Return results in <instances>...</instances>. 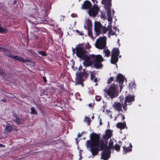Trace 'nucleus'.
I'll return each mask as SVG.
<instances>
[{
	"instance_id": "nucleus-22",
	"label": "nucleus",
	"mask_w": 160,
	"mask_h": 160,
	"mask_svg": "<svg viewBox=\"0 0 160 160\" xmlns=\"http://www.w3.org/2000/svg\"><path fill=\"white\" fill-rule=\"evenodd\" d=\"M118 56L112 55L110 62L111 63L117 65V63L118 61Z\"/></svg>"
},
{
	"instance_id": "nucleus-30",
	"label": "nucleus",
	"mask_w": 160,
	"mask_h": 160,
	"mask_svg": "<svg viewBox=\"0 0 160 160\" xmlns=\"http://www.w3.org/2000/svg\"><path fill=\"white\" fill-rule=\"evenodd\" d=\"M103 51L104 53H105V56L107 57H108L110 55V52L108 49H107L106 50H105V49H104Z\"/></svg>"
},
{
	"instance_id": "nucleus-12",
	"label": "nucleus",
	"mask_w": 160,
	"mask_h": 160,
	"mask_svg": "<svg viewBox=\"0 0 160 160\" xmlns=\"http://www.w3.org/2000/svg\"><path fill=\"white\" fill-rule=\"evenodd\" d=\"M49 41L47 38L42 37L41 35V47H43L45 50H47L48 48V44Z\"/></svg>"
},
{
	"instance_id": "nucleus-8",
	"label": "nucleus",
	"mask_w": 160,
	"mask_h": 160,
	"mask_svg": "<svg viewBox=\"0 0 160 160\" xmlns=\"http://www.w3.org/2000/svg\"><path fill=\"white\" fill-rule=\"evenodd\" d=\"M99 137L98 141L100 145V150H102L106 148L107 147V144L108 139L110 138H109L107 135H105L103 136V139L100 140V136L99 134H97Z\"/></svg>"
},
{
	"instance_id": "nucleus-2",
	"label": "nucleus",
	"mask_w": 160,
	"mask_h": 160,
	"mask_svg": "<svg viewBox=\"0 0 160 160\" xmlns=\"http://www.w3.org/2000/svg\"><path fill=\"white\" fill-rule=\"evenodd\" d=\"M90 137L91 140L87 141L86 145L87 148H91L90 150L92 155L94 156L98 154L99 151H101L99 148L100 145L98 141L99 137L94 133H91Z\"/></svg>"
},
{
	"instance_id": "nucleus-33",
	"label": "nucleus",
	"mask_w": 160,
	"mask_h": 160,
	"mask_svg": "<svg viewBox=\"0 0 160 160\" xmlns=\"http://www.w3.org/2000/svg\"><path fill=\"white\" fill-rule=\"evenodd\" d=\"M88 30V34L90 37H92L93 35L92 29H87Z\"/></svg>"
},
{
	"instance_id": "nucleus-34",
	"label": "nucleus",
	"mask_w": 160,
	"mask_h": 160,
	"mask_svg": "<svg viewBox=\"0 0 160 160\" xmlns=\"http://www.w3.org/2000/svg\"><path fill=\"white\" fill-rule=\"evenodd\" d=\"M102 33L103 34H105L108 31L107 28H106L105 26H102Z\"/></svg>"
},
{
	"instance_id": "nucleus-38",
	"label": "nucleus",
	"mask_w": 160,
	"mask_h": 160,
	"mask_svg": "<svg viewBox=\"0 0 160 160\" xmlns=\"http://www.w3.org/2000/svg\"><path fill=\"white\" fill-rule=\"evenodd\" d=\"M127 103H126V102H124V104L123 105H122V108H123V109L124 110H126V107H127V105H130L131 104V103H129V104L128 103V104H127Z\"/></svg>"
},
{
	"instance_id": "nucleus-20",
	"label": "nucleus",
	"mask_w": 160,
	"mask_h": 160,
	"mask_svg": "<svg viewBox=\"0 0 160 160\" xmlns=\"http://www.w3.org/2000/svg\"><path fill=\"white\" fill-rule=\"evenodd\" d=\"M85 29H92V22L89 19L87 20L84 26Z\"/></svg>"
},
{
	"instance_id": "nucleus-63",
	"label": "nucleus",
	"mask_w": 160,
	"mask_h": 160,
	"mask_svg": "<svg viewBox=\"0 0 160 160\" xmlns=\"http://www.w3.org/2000/svg\"><path fill=\"white\" fill-rule=\"evenodd\" d=\"M51 41H52V43H53V41L52 40V38H51Z\"/></svg>"
},
{
	"instance_id": "nucleus-19",
	"label": "nucleus",
	"mask_w": 160,
	"mask_h": 160,
	"mask_svg": "<svg viewBox=\"0 0 160 160\" xmlns=\"http://www.w3.org/2000/svg\"><path fill=\"white\" fill-rule=\"evenodd\" d=\"M135 100V96H132L130 94H128L125 97V100L124 101L126 103H131L130 102H134Z\"/></svg>"
},
{
	"instance_id": "nucleus-43",
	"label": "nucleus",
	"mask_w": 160,
	"mask_h": 160,
	"mask_svg": "<svg viewBox=\"0 0 160 160\" xmlns=\"http://www.w3.org/2000/svg\"><path fill=\"white\" fill-rule=\"evenodd\" d=\"M7 97L10 98H14L15 97V96L12 94H9L7 96Z\"/></svg>"
},
{
	"instance_id": "nucleus-21",
	"label": "nucleus",
	"mask_w": 160,
	"mask_h": 160,
	"mask_svg": "<svg viewBox=\"0 0 160 160\" xmlns=\"http://www.w3.org/2000/svg\"><path fill=\"white\" fill-rule=\"evenodd\" d=\"M13 128L10 125V123H7L6 125V127L4 129V132L6 133L10 132L12 130Z\"/></svg>"
},
{
	"instance_id": "nucleus-50",
	"label": "nucleus",
	"mask_w": 160,
	"mask_h": 160,
	"mask_svg": "<svg viewBox=\"0 0 160 160\" xmlns=\"http://www.w3.org/2000/svg\"><path fill=\"white\" fill-rule=\"evenodd\" d=\"M72 52H73V54H75V53H76V48L75 49L74 48H72Z\"/></svg>"
},
{
	"instance_id": "nucleus-16",
	"label": "nucleus",
	"mask_w": 160,
	"mask_h": 160,
	"mask_svg": "<svg viewBox=\"0 0 160 160\" xmlns=\"http://www.w3.org/2000/svg\"><path fill=\"white\" fill-rule=\"evenodd\" d=\"M81 8L83 9H89L92 7L91 2L88 0L85 1L81 5Z\"/></svg>"
},
{
	"instance_id": "nucleus-10",
	"label": "nucleus",
	"mask_w": 160,
	"mask_h": 160,
	"mask_svg": "<svg viewBox=\"0 0 160 160\" xmlns=\"http://www.w3.org/2000/svg\"><path fill=\"white\" fill-rule=\"evenodd\" d=\"M96 3L94 4L92 7L90 8L88 11L89 15L91 17H95L97 16L99 10V8L96 5L98 2L96 1Z\"/></svg>"
},
{
	"instance_id": "nucleus-52",
	"label": "nucleus",
	"mask_w": 160,
	"mask_h": 160,
	"mask_svg": "<svg viewBox=\"0 0 160 160\" xmlns=\"http://www.w3.org/2000/svg\"><path fill=\"white\" fill-rule=\"evenodd\" d=\"M93 106H94L93 104L92 103H89L88 104V106L89 107H92Z\"/></svg>"
},
{
	"instance_id": "nucleus-55",
	"label": "nucleus",
	"mask_w": 160,
	"mask_h": 160,
	"mask_svg": "<svg viewBox=\"0 0 160 160\" xmlns=\"http://www.w3.org/2000/svg\"><path fill=\"white\" fill-rule=\"evenodd\" d=\"M3 71L0 68V74H1L3 73Z\"/></svg>"
},
{
	"instance_id": "nucleus-51",
	"label": "nucleus",
	"mask_w": 160,
	"mask_h": 160,
	"mask_svg": "<svg viewBox=\"0 0 160 160\" xmlns=\"http://www.w3.org/2000/svg\"><path fill=\"white\" fill-rule=\"evenodd\" d=\"M82 133H78V138H79L82 136Z\"/></svg>"
},
{
	"instance_id": "nucleus-31",
	"label": "nucleus",
	"mask_w": 160,
	"mask_h": 160,
	"mask_svg": "<svg viewBox=\"0 0 160 160\" xmlns=\"http://www.w3.org/2000/svg\"><path fill=\"white\" fill-rule=\"evenodd\" d=\"M85 121L87 122L88 126L90 125V122L91 121V119L90 118L85 117Z\"/></svg>"
},
{
	"instance_id": "nucleus-1",
	"label": "nucleus",
	"mask_w": 160,
	"mask_h": 160,
	"mask_svg": "<svg viewBox=\"0 0 160 160\" xmlns=\"http://www.w3.org/2000/svg\"><path fill=\"white\" fill-rule=\"evenodd\" d=\"M83 60V64L86 67H88L94 64L93 67L96 68H101L102 66L101 62L103 59L100 55H96L94 54H88L81 59Z\"/></svg>"
},
{
	"instance_id": "nucleus-24",
	"label": "nucleus",
	"mask_w": 160,
	"mask_h": 160,
	"mask_svg": "<svg viewBox=\"0 0 160 160\" xmlns=\"http://www.w3.org/2000/svg\"><path fill=\"white\" fill-rule=\"evenodd\" d=\"M22 62L23 63L26 62H29L30 63L28 64L31 65V66L34 67L35 65V64L34 63V61L30 59H28L27 58L24 59L23 58Z\"/></svg>"
},
{
	"instance_id": "nucleus-35",
	"label": "nucleus",
	"mask_w": 160,
	"mask_h": 160,
	"mask_svg": "<svg viewBox=\"0 0 160 160\" xmlns=\"http://www.w3.org/2000/svg\"><path fill=\"white\" fill-rule=\"evenodd\" d=\"M31 113L33 114H37V112H36L35 108L33 107H32L31 108Z\"/></svg>"
},
{
	"instance_id": "nucleus-27",
	"label": "nucleus",
	"mask_w": 160,
	"mask_h": 160,
	"mask_svg": "<svg viewBox=\"0 0 160 160\" xmlns=\"http://www.w3.org/2000/svg\"><path fill=\"white\" fill-rule=\"evenodd\" d=\"M118 144L117 143L115 144V146L113 148H114V149H115L117 151L119 152L121 146L122 144V142L120 141L118 142Z\"/></svg>"
},
{
	"instance_id": "nucleus-48",
	"label": "nucleus",
	"mask_w": 160,
	"mask_h": 160,
	"mask_svg": "<svg viewBox=\"0 0 160 160\" xmlns=\"http://www.w3.org/2000/svg\"><path fill=\"white\" fill-rule=\"evenodd\" d=\"M0 101L4 102H7V99L5 98L2 99H1Z\"/></svg>"
},
{
	"instance_id": "nucleus-60",
	"label": "nucleus",
	"mask_w": 160,
	"mask_h": 160,
	"mask_svg": "<svg viewBox=\"0 0 160 160\" xmlns=\"http://www.w3.org/2000/svg\"><path fill=\"white\" fill-rule=\"evenodd\" d=\"M92 1L93 3H94L95 1V0H92Z\"/></svg>"
},
{
	"instance_id": "nucleus-6",
	"label": "nucleus",
	"mask_w": 160,
	"mask_h": 160,
	"mask_svg": "<svg viewBox=\"0 0 160 160\" xmlns=\"http://www.w3.org/2000/svg\"><path fill=\"white\" fill-rule=\"evenodd\" d=\"M89 74L88 71H86L85 69L83 70L82 72H81L76 73V80L78 83L83 84L82 82L89 75Z\"/></svg>"
},
{
	"instance_id": "nucleus-11",
	"label": "nucleus",
	"mask_w": 160,
	"mask_h": 160,
	"mask_svg": "<svg viewBox=\"0 0 160 160\" xmlns=\"http://www.w3.org/2000/svg\"><path fill=\"white\" fill-rule=\"evenodd\" d=\"M103 150L101 154V159L104 160H107L110 157L111 152L108 149L105 148Z\"/></svg>"
},
{
	"instance_id": "nucleus-25",
	"label": "nucleus",
	"mask_w": 160,
	"mask_h": 160,
	"mask_svg": "<svg viewBox=\"0 0 160 160\" xmlns=\"http://www.w3.org/2000/svg\"><path fill=\"white\" fill-rule=\"evenodd\" d=\"M132 146L131 144L130 143L128 147L126 148L125 147H123V151L124 153H126L128 152H129L132 151Z\"/></svg>"
},
{
	"instance_id": "nucleus-26",
	"label": "nucleus",
	"mask_w": 160,
	"mask_h": 160,
	"mask_svg": "<svg viewBox=\"0 0 160 160\" xmlns=\"http://www.w3.org/2000/svg\"><path fill=\"white\" fill-rule=\"evenodd\" d=\"M120 54V51L118 48H113L112 51V55L118 56Z\"/></svg>"
},
{
	"instance_id": "nucleus-42",
	"label": "nucleus",
	"mask_w": 160,
	"mask_h": 160,
	"mask_svg": "<svg viewBox=\"0 0 160 160\" xmlns=\"http://www.w3.org/2000/svg\"><path fill=\"white\" fill-rule=\"evenodd\" d=\"M96 100L98 101H100L101 100L102 98L100 96H96L95 97Z\"/></svg>"
},
{
	"instance_id": "nucleus-44",
	"label": "nucleus",
	"mask_w": 160,
	"mask_h": 160,
	"mask_svg": "<svg viewBox=\"0 0 160 160\" xmlns=\"http://www.w3.org/2000/svg\"><path fill=\"white\" fill-rule=\"evenodd\" d=\"M76 32L78 33V34L80 35L81 36H82L84 34L82 32H80L78 30H76Z\"/></svg>"
},
{
	"instance_id": "nucleus-17",
	"label": "nucleus",
	"mask_w": 160,
	"mask_h": 160,
	"mask_svg": "<svg viewBox=\"0 0 160 160\" xmlns=\"http://www.w3.org/2000/svg\"><path fill=\"white\" fill-rule=\"evenodd\" d=\"M12 120L18 125H21L24 123L22 119H20L15 114H13Z\"/></svg>"
},
{
	"instance_id": "nucleus-45",
	"label": "nucleus",
	"mask_w": 160,
	"mask_h": 160,
	"mask_svg": "<svg viewBox=\"0 0 160 160\" xmlns=\"http://www.w3.org/2000/svg\"><path fill=\"white\" fill-rule=\"evenodd\" d=\"M119 115H121L122 116V120H123L125 119V117L123 115L122 113L118 114V116H119Z\"/></svg>"
},
{
	"instance_id": "nucleus-56",
	"label": "nucleus",
	"mask_w": 160,
	"mask_h": 160,
	"mask_svg": "<svg viewBox=\"0 0 160 160\" xmlns=\"http://www.w3.org/2000/svg\"><path fill=\"white\" fill-rule=\"evenodd\" d=\"M100 125H102V119L101 118H100Z\"/></svg>"
},
{
	"instance_id": "nucleus-47",
	"label": "nucleus",
	"mask_w": 160,
	"mask_h": 160,
	"mask_svg": "<svg viewBox=\"0 0 160 160\" xmlns=\"http://www.w3.org/2000/svg\"><path fill=\"white\" fill-rule=\"evenodd\" d=\"M109 34H111L112 35H114L116 34V32H114L112 31V32H111L110 33H108Z\"/></svg>"
},
{
	"instance_id": "nucleus-54",
	"label": "nucleus",
	"mask_w": 160,
	"mask_h": 160,
	"mask_svg": "<svg viewBox=\"0 0 160 160\" xmlns=\"http://www.w3.org/2000/svg\"><path fill=\"white\" fill-rule=\"evenodd\" d=\"M113 29H115V30H116V31H117V30H118H118H118V28H117V27H113Z\"/></svg>"
},
{
	"instance_id": "nucleus-59",
	"label": "nucleus",
	"mask_w": 160,
	"mask_h": 160,
	"mask_svg": "<svg viewBox=\"0 0 160 160\" xmlns=\"http://www.w3.org/2000/svg\"><path fill=\"white\" fill-rule=\"evenodd\" d=\"M41 29H42L41 28V30H40L41 34H42V33L43 32V30H41Z\"/></svg>"
},
{
	"instance_id": "nucleus-18",
	"label": "nucleus",
	"mask_w": 160,
	"mask_h": 160,
	"mask_svg": "<svg viewBox=\"0 0 160 160\" xmlns=\"http://www.w3.org/2000/svg\"><path fill=\"white\" fill-rule=\"evenodd\" d=\"M123 102L122 103V104L120 102H115L113 105V107L114 109H116L118 112L120 111H122V104Z\"/></svg>"
},
{
	"instance_id": "nucleus-62",
	"label": "nucleus",
	"mask_w": 160,
	"mask_h": 160,
	"mask_svg": "<svg viewBox=\"0 0 160 160\" xmlns=\"http://www.w3.org/2000/svg\"><path fill=\"white\" fill-rule=\"evenodd\" d=\"M80 68H81V69L82 68L81 66H80V67L79 68V70H80Z\"/></svg>"
},
{
	"instance_id": "nucleus-5",
	"label": "nucleus",
	"mask_w": 160,
	"mask_h": 160,
	"mask_svg": "<svg viewBox=\"0 0 160 160\" xmlns=\"http://www.w3.org/2000/svg\"><path fill=\"white\" fill-rule=\"evenodd\" d=\"M116 86L114 84H112L109 86L108 89L104 90V93L106 96V94L108 96V98L112 99L118 97V95L116 93Z\"/></svg>"
},
{
	"instance_id": "nucleus-32",
	"label": "nucleus",
	"mask_w": 160,
	"mask_h": 160,
	"mask_svg": "<svg viewBox=\"0 0 160 160\" xmlns=\"http://www.w3.org/2000/svg\"><path fill=\"white\" fill-rule=\"evenodd\" d=\"M7 31V30L5 28H2L0 24V32L2 33H5Z\"/></svg>"
},
{
	"instance_id": "nucleus-57",
	"label": "nucleus",
	"mask_w": 160,
	"mask_h": 160,
	"mask_svg": "<svg viewBox=\"0 0 160 160\" xmlns=\"http://www.w3.org/2000/svg\"><path fill=\"white\" fill-rule=\"evenodd\" d=\"M17 2V1L16 0H15L14 1V2H13V5H15V4H16V3Z\"/></svg>"
},
{
	"instance_id": "nucleus-61",
	"label": "nucleus",
	"mask_w": 160,
	"mask_h": 160,
	"mask_svg": "<svg viewBox=\"0 0 160 160\" xmlns=\"http://www.w3.org/2000/svg\"><path fill=\"white\" fill-rule=\"evenodd\" d=\"M94 116H92V119H94Z\"/></svg>"
},
{
	"instance_id": "nucleus-7",
	"label": "nucleus",
	"mask_w": 160,
	"mask_h": 160,
	"mask_svg": "<svg viewBox=\"0 0 160 160\" xmlns=\"http://www.w3.org/2000/svg\"><path fill=\"white\" fill-rule=\"evenodd\" d=\"M112 0H102V3L104 5L105 8L107 10V16L108 19L109 21L112 19L111 9L110 7L111 6Z\"/></svg>"
},
{
	"instance_id": "nucleus-39",
	"label": "nucleus",
	"mask_w": 160,
	"mask_h": 160,
	"mask_svg": "<svg viewBox=\"0 0 160 160\" xmlns=\"http://www.w3.org/2000/svg\"><path fill=\"white\" fill-rule=\"evenodd\" d=\"M41 55L42 57H44L47 56L48 55L46 53L45 51H41Z\"/></svg>"
},
{
	"instance_id": "nucleus-4",
	"label": "nucleus",
	"mask_w": 160,
	"mask_h": 160,
	"mask_svg": "<svg viewBox=\"0 0 160 160\" xmlns=\"http://www.w3.org/2000/svg\"><path fill=\"white\" fill-rule=\"evenodd\" d=\"M88 43L84 44L81 43L78 44L76 47V54L77 56L81 59L88 54V53L86 51V49L88 48Z\"/></svg>"
},
{
	"instance_id": "nucleus-37",
	"label": "nucleus",
	"mask_w": 160,
	"mask_h": 160,
	"mask_svg": "<svg viewBox=\"0 0 160 160\" xmlns=\"http://www.w3.org/2000/svg\"><path fill=\"white\" fill-rule=\"evenodd\" d=\"M88 72H89V74L90 73L91 75L90 79L91 80H92L93 79L95 78V76L92 74V71H88Z\"/></svg>"
},
{
	"instance_id": "nucleus-23",
	"label": "nucleus",
	"mask_w": 160,
	"mask_h": 160,
	"mask_svg": "<svg viewBox=\"0 0 160 160\" xmlns=\"http://www.w3.org/2000/svg\"><path fill=\"white\" fill-rule=\"evenodd\" d=\"M126 126V123L125 121H124L123 123L122 122H118L116 124L117 127L121 129H124Z\"/></svg>"
},
{
	"instance_id": "nucleus-41",
	"label": "nucleus",
	"mask_w": 160,
	"mask_h": 160,
	"mask_svg": "<svg viewBox=\"0 0 160 160\" xmlns=\"http://www.w3.org/2000/svg\"><path fill=\"white\" fill-rule=\"evenodd\" d=\"M114 78L113 77H111L108 80V83H110L113 80Z\"/></svg>"
},
{
	"instance_id": "nucleus-58",
	"label": "nucleus",
	"mask_w": 160,
	"mask_h": 160,
	"mask_svg": "<svg viewBox=\"0 0 160 160\" xmlns=\"http://www.w3.org/2000/svg\"><path fill=\"white\" fill-rule=\"evenodd\" d=\"M5 146L4 145H3L2 144L0 143V148L2 147H5Z\"/></svg>"
},
{
	"instance_id": "nucleus-15",
	"label": "nucleus",
	"mask_w": 160,
	"mask_h": 160,
	"mask_svg": "<svg viewBox=\"0 0 160 160\" xmlns=\"http://www.w3.org/2000/svg\"><path fill=\"white\" fill-rule=\"evenodd\" d=\"M0 52H5L4 54L5 56H8V57L12 58L13 55H12V52L5 48L0 47Z\"/></svg>"
},
{
	"instance_id": "nucleus-14",
	"label": "nucleus",
	"mask_w": 160,
	"mask_h": 160,
	"mask_svg": "<svg viewBox=\"0 0 160 160\" xmlns=\"http://www.w3.org/2000/svg\"><path fill=\"white\" fill-rule=\"evenodd\" d=\"M124 81V76L121 74H119L116 77V81L118 82L119 85L120 86L121 90L122 87V85Z\"/></svg>"
},
{
	"instance_id": "nucleus-46",
	"label": "nucleus",
	"mask_w": 160,
	"mask_h": 160,
	"mask_svg": "<svg viewBox=\"0 0 160 160\" xmlns=\"http://www.w3.org/2000/svg\"><path fill=\"white\" fill-rule=\"evenodd\" d=\"M42 78H43V81L45 82H47V80L46 78V77L44 76V77H42Z\"/></svg>"
},
{
	"instance_id": "nucleus-9",
	"label": "nucleus",
	"mask_w": 160,
	"mask_h": 160,
	"mask_svg": "<svg viewBox=\"0 0 160 160\" xmlns=\"http://www.w3.org/2000/svg\"><path fill=\"white\" fill-rule=\"evenodd\" d=\"M106 44L105 37H101L97 40L95 43V46L99 49H102L106 47Z\"/></svg>"
},
{
	"instance_id": "nucleus-36",
	"label": "nucleus",
	"mask_w": 160,
	"mask_h": 160,
	"mask_svg": "<svg viewBox=\"0 0 160 160\" xmlns=\"http://www.w3.org/2000/svg\"><path fill=\"white\" fill-rule=\"evenodd\" d=\"M113 142L112 140V139H111L109 141V146L110 148H112L113 147Z\"/></svg>"
},
{
	"instance_id": "nucleus-13",
	"label": "nucleus",
	"mask_w": 160,
	"mask_h": 160,
	"mask_svg": "<svg viewBox=\"0 0 160 160\" xmlns=\"http://www.w3.org/2000/svg\"><path fill=\"white\" fill-rule=\"evenodd\" d=\"M102 28V24L100 22H95L94 25V30L97 36H98L101 33V29Z\"/></svg>"
},
{
	"instance_id": "nucleus-3",
	"label": "nucleus",
	"mask_w": 160,
	"mask_h": 160,
	"mask_svg": "<svg viewBox=\"0 0 160 160\" xmlns=\"http://www.w3.org/2000/svg\"><path fill=\"white\" fill-rule=\"evenodd\" d=\"M51 8V5L48 0H42L41 3V24L48 23V12Z\"/></svg>"
},
{
	"instance_id": "nucleus-64",
	"label": "nucleus",
	"mask_w": 160,
	"mask_h": 160,
	"mask_svg": "<svg viewBox=\"0 0 160 160\" xmlns=\"http://www.w3.org/2000/svg\"><path fill=\"white\" fill-rule=\"evenodd\" d=\"M118 56L119 58H120V57H121V55H119V56Z\"/></svg>"
},
{
	"instance_id": "nucleus-40",
	"label": "nucleus",
	"mask_w": 160,
	"mask_h": 160,
	"mask_svg": "<svg viewBox=\"0 0 160 160\" xmlns=\"http://www.w3.org/2000/svg\"><path fill=\"white\" fill-rule=\"evenodd\" d=\"M107 28V30H109L108 33H110L111 32H112V27L111 26L108 25Z\"/></svg>"
},
{
	"instance_id": "nucleus-29",
	"label": "nucleus",
	"mask_w": 160,
	"mask_h": 160,
	"mask_svg": "<svg viewBox=\"0 0 160 160\" xmlns=\"http://www.w3.org/2000/svg\"><path fill=\"white\" fill-rule=\"evenodd\" d=\"M112 132L110 129L107 130L105 133V135L109 138H111L112 136Z\"/></svg>"
},
{
	"instance_id": "nucleus-28",
	"label": "nucleus",
	"mask_w": 160,
	"mask_h": 160,
	"mask_svg": "<svg viewBox=\"0 0 160 160\" xmlns=\"http://www.w3.org/2000/svg\"><path fill=\"white\" fill-rule=\"evenodd\" d=\"M12 58L22 62L23 58L21 56L13 55Z\"/></svg>"
},
{
	"instance_id": "nucleus-53",
	"label": "nucleus",
	"mask_w": 160,
	"mask_h": 160,
	"mask_svg": "<svg viewBox=\"0 0 160 160\" xmlns=\"http://www.w3.org/2000/svg\"><path fill=\"white\" fill-rule=\"evenodd\" d=\"M93 82H97V78H95L93 80Z\"/></svg>"
},
{
	"instance_id": "nucleus-49",
	"label": "nucleus",
	"mask_w": 160,
	"mask_h": 160,
	"mask_svg": "<svg viewBox=\"0 0 160 160\" xmlns=\"http://www.w3.org/2000/svg\"><path fill=\"white\" fill-rule=\"evenodd\" d=\"M27 52H29L30 53H32L33 52L32 50V49H27Z\"/></svg>"
}]
</instances>
